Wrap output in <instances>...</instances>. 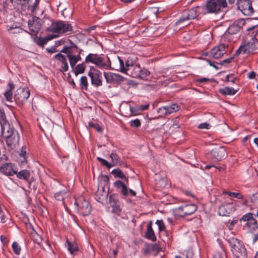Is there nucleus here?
Listing matches in <instances>:
<instances>
[{
    "instance_id": "1",
    "label": "nucleus",
    "mask_w": 258,
    "mask_h": 258,
    "mask_svg": "<svg viewBox=\"0 0 258 258\" xmlns=\"http://www.w3.org/2000/svg\"><path fill=\"white\" fill-rule=\"evenodd\" d=\"M119 62V69L120 71L133 78H139L145 79L150 75V72L146 69H142L140 66L134 64L130 60H127L125 62V66L124 65L123 61L117 57Z\"/></svg>"
},
{
    "instance_id": "2",
    "label": "nucleus",
    "mask_w": 258,
    "mask_h": 258,
    "mask_svg": "<svg viewBox=\"0 0 258 258\" xmlns=\"http://www.w3.org/2000/svg\"><path fill=\"white\" fill-rule=\"evenodd\" d=\"M2 135L10 149H14L18 146L20 139L19 133L10 124H5L2 130Z\"/></svg>"
},
{
    "instance_id": "3",
    "label": "nucleus",
    "mask_w": 258,
    "mask_h": 258,
    "mask_svg": "<svg viewBox=\"0 0 258 258\" xmlns=\"http://www.w3.org/2000/svg\"><path fill=\"white\" fill-rule=\"evenodd\" d=\"M85 62L92 63L100 69H111L109 58L104 55L90 53L86 57Z\"/></svg>"
},
{
    "instance_id": "4",
    "label": "nucleus",
    "mask_w": 258,
    "mask_h": 258,
    "mask_svg": "<svg viewBox=\"0 0 258 258\" xmlns=\"http://www.w3.org/2000/svg\"><path fill=\"white\" fill-rule=\"evenodd\" d=\"M47 31L56 34L58 37L60 34L71 32L73 31V28L71 24L64 21L53 22Z\"/></svg>"
},
{
    "instance_id": "5",
    "label": "nucleus",
    "mask_w": 258,
    "mask_h": 258,
    "mask_svg": "<svg viewBox=\"0 0 258 258\" xmlns=\"http://www.w3.org/2000/svg\"><path fill=\"white\" fill-rule=\"evenodd\" d=\"M227 7L226 0H209L205 7L207 13L217 14L221 8H225Z\"/></svg>"
},
{
    "instance_id": "6",
    "label": "nucleus",
    "mask_w": 258,
    "mask_h": 258,
    "mask_svg": "<svg viewBox=\"0 0 258 258\" xmlns=\"http://www.w3.org/2000/svg\"><path fill=\"white\" fill-rule=\"evenodd\" d=\"M241 221L245 222L243 229L249 232H253L258 229V223L256 220L253 217L251 213H247L242 216Z\"/></svg>"
},
{
    "instance_id": "7",
    "label": "nucleus",
    "mask_w": 258,
    "mask_h": 258,
    "mask_svg": "<svg viewBox=\"0 0 258 258\" xmlns=\"http://www.w3.org/2000/svg\"><path fill=\"white\" fill-rule=\"evenodd\" d=\"M75 204L78 207V212L82 215H88L91 212V207L89 203L83 197H80L75 200Z\"/></svg>"
},
{
    "instance_id": "8",
    "label": "nucleus",
    "mask_w": 258,
    "mask_h": 258,
    "mask_svg": "<svg viewBox=\"0 0 258 258\" xmlns=\"http://www.w3.org/2000/svg\"><path fill=\"white\" fill-rule=\"evenodd\" d=\"M258 41L252 38L247 43L241 45L235 52V55L237 56L240 53L247 54L252 52L257 48Z\"/></svg>"
},
{
    "instance_id": "9",
    "label": "nucleus",
    "mask_w": 258,
    "mask_h": 258,
    "mask_svg": "<svg viewBox=\"0 0 258 258\" xmlns=\"http://www.w3.org/2000/svg\"><path fill=\"white\" fill-rule=\"evenodd\" d=\"M237 5L238 10L244 15L250 16L254 12L251 2L249 0H239L237 1Z\"/></svg>"
},
{
    "instance_id": "10",
    "label": "nucleus",
    "mask_w": 258,
    "mask_h": 258,
    "mask_svg": "<svg viewBox=\"0 0 258 258\" xmlns=\"http://www.w3.org/2000/svg\"><path fill=\"white\" fill-rule=\"evenodd\" d=\"M30 96L28 88H20L18 89L14 95V99L18 104L23 105Z\"/></svg>"
},
{
    "instance_id": "11",
    "label": "nucleus",
    "mask_w": 258,
    "mask_h": 258,
    "mask_svg": "<svg viewBox=\"0 0 258 258\" xmlns=\"http://www.w3.org/2000/svg\"><path fill=\"white\" fill-rule=\"evenodd\" d=\"M228 45L221 44L213 48L210 51V56L215 59H218L223 55L227 51Z\"/></svg>"
},
{
    "instance_id": "12",
    "label": "nucleus",
    "mask_w": 258,
    "mask_h": 258,
    "mask_svg": "<svg viewBox=\"0 0 258 258\" xmlns=\"http://www.w3.org/2000/svg\"><path fill=\"white\" fill-rule=\"evenodd\" d=\"M197 210V207L195 204L185 205L178 207L176 211L180 216L185 217L194 213Z\"/></svg>"
},
{
    "instance_id": "13",
    "label": "nucleus",
    "mask_w": 258,
    "mask_h": 258,
    "mask_svg": "<svg viewBox=\"0 0 258 258\" xmlns=\"http://www.w3.org/2000/svg\"><path fill=\"white\" fill-rule=\"evenodd\" d=\"M88 76L91 79V84L95 87L102 85L101 80V73L97 70L91 71L88 73Z\"/></svg>"
},
{
    "instance_id": "14",
    "label": "nucleus",
    "mask_w": 258,
    "mask_h": 258,
    "mask_svg": "<svg viewBox=\"0 0 258 258\" xmlns=\"http://www.w3.org/2000/svg\"><path fill=\"white\" fill-rule=\"evenodd\" d=\"M104 77L107 83H120L124 78L119 74L111 72H104Z\"/></svg>"
},
{
    "instance_id": "15",
    "label": "nucleus",
    "mask_w": 258,
    "mask_h": 258,
    "mask_svg": "<svg viewBox=\"0 0 258 258\" xmlns=\"http://www.w3.org/2000/svg\"><path fill=\"white\" fill-rule=\"evenodd\" d=\"M42 20L38 17H33L31 20H29L28 26L30 30L35 34H37L41 29Z\"/></svg>"
},
{
    "instance_id": "16",
    "label": "nucleus",
    "mask_w": 258,
    "mask_h": 258,
    "mask_svg": "<svg viewBox=\"0 0 258 258\" xmlns=\"http://www.w3.org/2000/svg\"><path fill=\"white\" fill-rule=\"evenodd\" d=\"M226 155V150L223 147H216L212 149L210 152L211 158L216 161L221 160Z\"/></svg>"
},
{
    "instance_id": "17",
    "label": "nucleus",
    "mask_w": 258,
    "mask_h": 258,
    "mask_svg": "<svg viewBox=\"0 0 258 258\" xmlns=\"http://www.w3.org/2000/svg\"><path fill=\"white\" fill-rule=\"evenodd\" d=\"M245 24V21L243 19H240L234 21L228 28L227 32L230 34H235L238 32L241 27Z\"/></svg>"
},
{
    "instance_id": "18",
    "label": "nucleus",
    "mask_w": 258,
    "mask_h": 258,
    "mask_svg": "<svg viewBox=\"0 0 258 258\" xmlns=\"http://www.w3.org/2000/svg\"><path fill=\"white\" fill-rule=\"evenodd\" d=\"M235 210L234 206L231 203H227L221 205L218 209V214L220 216H228L231 213Z\"/></svg>"
},
{
    "instance_id": "19",
    "label": "nucleus",
    "mask_w": 258,
    "mask_h": 258,
    "mask_svg": "<svg viewBox=\"0 0 258 258\" xmlns=\"http://www.w3.org/2000/svg\"><path fill=\"white\" fill-rule=\"evenodd\" d=\"M0 172L7 176H12L17 173V170L13 168V164L7 163L2 165L0 167Z\"/></svg>"
},
{
    "instance_id": "20",
    "label": "nucleus",
    "mask_w": 258,
    "mask_h": 258,
    "mask_svg": "<svg viewBox=\"0 0 258 258\" xmlns=\"http://www.w3.org/2000/svg\"><path fill=\"white\" fill-rule=\"evenodd\" d=\"M179 110V106L176 104L165 106L159 108L158 112L163 115H168Z\"/></svg>"
},
{
    "instance_id": "21",
    "label": "nucleus",
    "mask_w": 258,
    "mask_h": 258,
    "mask_svg": "<svg viewBox=\"0 0 258 258\" xmlns=\"http://www.w3.org/2000/svg\"><path fill=\"white\" fill-rule=\"evenodd\" d=\"M53 58L58 59L61 63V68L59 71L61 72H64L68 71L69 66L66 57L61 53H58L55 55Z\"/></svg>"
},
{
    "instance_id": "22",
    "label": "nucleus",
    "mask_w": 258,
    "mask_h": 258,
    "mask_svg": "<svg viewBox=\"0 0 258 258\" xmlns=\"http://www.w3.org/2000/svg\"><path fill=\"white\" fill-rule=\"evenodd\" d=\"M39 126L43 132H50L53 127V123L50 119L46 118L41 121Z\"/></svg>"
},
{
    "instance_id": "23",
    "label": "nucleus",
    "mask_w": 258,
    "mask_h": 258,
    "mask_svg": "<svg viewBox=\"0 0 258 258\" xmlns=\"http://www.w3.org/2000/svg\"><path fill=\"white\" fill-rule=\"evenodd\" d=\"M232 252L236 258H245L246 256V249L242 244L232 249Z\"/></svg>"
},
{
    "instance_id": "24",
    "label": "nucleus",
    "mask_w": 258,
    "mask_h": 258,
    "mask_svg": "<svg viewBox=\"0 0 258 258\" xmlns=\"http://www.w3.org/2000/svg\"><path fill=\"white\" fill-rule=\"evenodd\" d=\"M109 203L112 208L113 213L118 214L121 211V208L119 201L112 196L109 197Z\"/></svg>"
},
{
    "instance_id": "25",
    "label": "nucleus",
    "mask_w": 258,
    "mask_h": 258,
    "mask_svg": "<svg viewBox=\"0 0 258 258\" xmlns=\"http://www.w3.org/2000/svg\"><path fill=\"white\" fill-rule=\"evenodd\" d=\"M108 192L104 190V187L101 189H98L96 194V199L100 203H103L106 201L108 197Z\"/></svg>"
},
{
    "instance_id": "26",
    "label": "nucleus",
    "mask_w": 258,
    "mask_h": 258,
    "mask_svg": "<svg viewBox=\"0 0 258 258\" xmlns=\"http://www.w3.org/2000/svg\"><path fill=\"white\" fill-rule=\"evenodd\" d=\"M77 46L74 43H71L70 46H64L60 52L66 53L68 56L70 55H74L77 51Z\"/></svg>"
},
{
    "instance_id": "27",
    "label": "nucleus",
    "mask_w": 258,
    "mask_h": 258,
    "mask_svg": "<svg viewBox=\"0 0 258 258\" xmlns=\"http://www.w3.org/2000/svg\"><path fill=\"white\" fill-rule=\"evenodd\" d=\"M115 187L120 189L121 193L125 197L128 196L127 187L125 184L120 180H117L114 182Z\"/></svg>"
},
{
    "instance_id": "28",
    "label": "nucleus",
    "mask_w": 258,
    "mask_h": 258,
    "mask_svg": "<svg viewBox=\"0 0 258 258\" xmlns=\"http://www.w3.org/2000/svg\"><path fill=\"white\" fill-rule=\"evenodd\" d=\"M152 225V221H150L147 225V229L146 232V237L147 238L150 239L152 241H155L156 240V237L155 235Z\"/></svg>"
},
{
    "instance_id": "29",
    "label": "nucleus",
    "mask_w": 258,
    "mask_h": 258,
    "mask_svg": "<svg viewBox=\"0 0 258 258\" xmlns=\"http://www.w3.org/2000/svg\"><path fill=\"white\" fill-rule=\"evenodd\" d=\"M57 35H53L51 34L49 35H48L47 36L43 38H40L36 40V43L40 46H43L44 44H45L48 41L52 40L53 38H55L56 37H57Z\"/></svg>"
},
{
    "instance_id": "30",
    "label": "nucleus",
    "mask_w": 258,
    "mask_h": 258,
    "mask_svg": "<svg viewBox=\"0 0 258 258\" xmlns=\"http://www.w3.org/2000/svg\"><path fill=\"white\" fill-rule=\"evenodd\" d=\"M200 8H201L200 7H196L192 8L189 10L184 11L188 17V19H189V20H192L196 19L198 16L199 13L197 12V10Z\"/></svg>"
},
{
    "instance_id": "31",
    "label": "nucleus",
    "mask_w": 258,
    "mask_h": 258,
    "mask_svg": "<svg viewBox=\"0 0 258 258\" xmlns=\"http://www.w3.org/2000/svg\"><path fill=\"white\" fill-rule=\"evenodd\" d=\"M80 52L78 55H70L68 57L70 66L72 69H74V67L76 63L80 60H81V57L80 55Z\"/></svg>"
},
{
    "instance_id": "32",
    "label": "nucleus",
    "mask_w": 258,
    "mask_h": 258,
    "mask_svg": "<svg viewBox=\"0 0 258 258\" xmlns=\"http://www.w3.org/2000/svg\"><path fill=\"white\" fill-rule=\"evenodd\" d=\"M219 92L225 95H233L236 93L237 90L232 87H225L224 88L220 89Z\"/></svg>"
},
{
    "instance_id": "33",
    "label": "nucleus",
    "mask_w": 258,
    "mask_h": 258,
    "mask_svg": "<svg viewBox=\"0 0 258 258\" xmlns=\"http://www.w3.org/2000/svg\"><path fill=\"white\" fill-rule=\"evenodd\" d=\"M18 178L21 179L28 180L30 176V173L29 170H23L16 173Z\"/></svg>"
},
{
    "instance_id": "34",
    "label": "nucleus",
    "mask_w": 258,
    "mask_h": 258,
    "mask_svg": "<svg viewBox=\"0 0 258 258\" xmlns=\"http://www.w3.org/2000/svg\"><path fill=\"white\" fill-rule=\"evenodd\" d=\"M111 173L114 175L115 177H118L120 178H124L126 183L128 182V178L126 177L123 172L119 168H116L113 170Z\"/></svg>"
},
{
    "instance_id": "35",
    "label": "nucleus",
    "mask_w": 258,
    "mask_h": 258,
    "mask_svg": "<svg viewBox=\"0 0 258 258\" xmlns=\"http://www.w3.org/2000/svg\"><path fill=\"white\" fill-rule=\"evenodd\" d=\"M190 20L189 19H188V17L187 16L186 13L185 11H183L182 16L179 18V19L177 20V21L175 23V25H180L181 26L183 27L184 25V22Z\"/></svg>"
},
{
    "instance_id": "36",
    "label": "nucleus",
    "mask_w": 258,
    "mask_h": 258,
    "mask_svg": "<svg viewBox=\"0 0 258 258\" xmlns=\"http://www.w3.org/2000/svg\"><path fill=\"white\" fill-rule=\"evenodd\" d=\"M9 89L4 93V96L6 100L8 101H11L12 99V90L14 88V85L12 83L9 84Z\"/></svg>"
},
{
    "instance_id": "37",
    "label": "nucleus",
    "mask_w": 258,
    "mask_h": 258,
    "mask_svg": "<svg viewBox=\"0 0 258 258\" xmlns=\"http://www.w3.org/2000/svg\"><path fill=\"white\" fill-rule=\"evenodd\" d=\"M228 241L231 246V251L241 244L239 240L235 238H229Z\"/></svg>"
},
{
    "instance_id": "38",
    "label": "nucleus",
    "mask_w": 258,
    "mask_h": 258,
    "mask_svg": "<svg viewBox=\"0 0 258 258\" xmlns=\"http://www.w3.org/2000/svg\"><path fill=\"white\" fill-rule=\"evenodd\" d=\"M0 123L2 130H3V127L5 124H10L6 120L5 113L3 110H0Z\"/></svg>"
},
{
    "instance_id": "39",
    "label": "nucleus",
    "mask_w": 258,
    "mask_h": 258,
    "mask_svg": "<svg viewBox=\"0 0 258 258\" xmlns=\"http://www.w3.org/2000/svg\"><path fill=\"white\" fill-rule=\"evenodd\" d=\"M88 86V82L87 77L82 76L80 79V87L83 90H87Z\"/></svg>"
},
{
    "instance_id": "40",
    "label": "nucleus",
    "mask_w": 258,
    "mask_h": 258,
    "mask_svg": "<svg viewBox=\"0 0 258 258\" xmlns=\"http://www.w3.org/2000/svg\"><path fill=\"white\" fill-rule=\"evenodd\" d=\"M110 157L112 160L110 163L112 165V166H115L119 163V158L115 153H112L110 155Z\"/></svg>"
},
{
    "instance_id": "41",
    "label": "nucleus",
    "mask_w": 258,
    "mask_h": 258,
    "mask_svg": "<svg viewBox=\"0 0 258 258\" xmlns=\"http://www.w3.org/2000/svg\"><path fill=\"white\" fill-rule=\"evenodd\" d=\"M85 69V66L84 63H81L78 64L74 71L76 76H77L79 74H82L84 72Z\"/></svg>"
},
{
    "instance_id": "42",
    "label": "nucleus",
    "mask_w": 258,
    "mask_h": 258,
    "mask_svg": "<svg viewBox=\"0 0 258 258\" xmlns=\"http://www.w3.org/2000/svg\"><path fill=\"white\" fill-rule=\"evenodd\" d=\"M12 248L14 253L17 255L20 254L21 248L18 242L15 241L12 244Z\"/></svg>"
},
{
    "instance_id": "43",
    "label": "nucleus",
    "mask_w": 258,
    "mask_h": 258,
    "mask_svg": "<svg viewBox=\"0 0 258 258\" xmlns=\"http://www.w3.org/2000/svg\"><path fill=\"white\" fill-rule=\"evenodd\" d=\"M67 243L68 246V250L71 253H73L74 252L78 250V246L76 244H73L68 240L67 241Z\"/></svg>"
},
{
    "instance_id": "44",
    "label": "nucleus",
    "mask_w": 258,
    "mask_h": 258,
    "mask_svg": "<svg viewBox=\"0 0 258 258\" xmlns=\"http://www.w3.org/2000/svg\"><path fill=\"white\" fill-rule=\"evenodd\" d=\"M178 118H175L172 120V123L171 124V126L170 129L172 130V132H173L175 130L179 128V125L178 124Z\"/></svg>"
},
{
    "instance_id": "45",
    "label": "nucleus",
    "mask_w": 258,
    "mask_h": 258,
    "mask_svg": "<svg viewBox=\"0 0 258 258\" xmlns=\"http://www.w3.org/2000/svg\"><path fill=\"white\" fill-rule=\"evenodd\" d=\"M97 160L99 161L103 166H106L108 169L112 167V165H111L110 163H108L107 161L101 157H97Z\"/></svg>"
},
{
    "instance_id": "46",
    "label": "nucleus",
    "mask_w": 258,
    "mask_h": 258,
    "mask_svg": "<svg viewBox=\"0 0 258 258\" xmlns=\"http://www.w3.org/2000/svg\"><path fill=\"white\" fill-rule=\"evenodd\" d=\"M156 224L158 226V229L160 231H164L165 229V225L162 220H157Z\"/></svg>"
},
{
    "instance_id": "47",
    "label": "nucleus",
    "mask_w": 258,
    "mask_h": 258,
    "mask_svg": "<svg viewBox=\"0 0 258 258\" xmlns=\"http://www.w3.org/2000/svg\"><path fill=\"white\" fill-rule=\"evenodd\" d=\"M88 126L90 127L94 128L98 132H101L102 131L101 127L98 124L94 123L93 122H89Z\"/></svg>"
},
{
    "instance_id": "48",
    "label": "nucleus",
    "mask_w": 258,
    "mask_h": 258,
    "mask_svg": "<svg viewBox=\"0 0 258 258\" xmlns=\"http://www.w3.org/2000/svg\"><path fill=\"white\" fill-rule=\"evenodd\" d=\"M130 125L132 127H138L141 125L140 120L138 119H136L131 121Z\"/></svg>"
},
{
    "instance_id": "49",
    "label": "nucleus",
    "mask_w": 258,
    "mask_h": 258,
    "mask_svg": "<svg viewBox=\"0 0 258 258\" xmlns=\"http://www.w3.org/2000/svg\"><path fill=\"white\" fill-rule=\"evenodd\" d=\"M64 195H65L64 192L60 191V192L56 193L54 195V197L56 200H57L58 201H61L63 199Z\"/></svg>"
},
{
    "instance_id": "50",
    "label": "nucleus",
    "mask_w": 258,
    "mask_h": 258,
    "mask_svg": "<svg viewBox=\"0 0 258 258\" xmlns=\"http://www.w3.org/2000/svg\"><path fill=\"white\" fill-rule=\"evenodd\" d=\"M148 249L149 250H155V251H157L158 252L159 251L161 250V248L156 243L150 245L149 246Z\"/></svg>"
},
{
    "instance_id": "51",
    "label": "nucleus",
    "mask_w": 258,
    "mask_h": 258,
    "mask_svg": "<svg viewBox=\"0 0 258 258\" xmlns=\"http://www.w3.org/2000/svg\"><path fill=\"white\" fill-rule=\"evenodd\" d=\"M34 239L35 242L39 244H40V243L42 241V237L37 233L34 235Z\"/></svg>"
},
{
    "instance_id": "52",
    "label": "nucleus",
    "mask_w": 258,
    "mask_h": 258,
    "mask_svg": "<svg viewBox=\"0 0 258 258\" xmlns=\"http://www.w3.org/2000/svg\"><path fill=\"white\" fill-rule=\"evenodd\" d=\"M210 125L206 122L202 123L199 124L198 128L200 129H209Z\"/></svg>"
},
{
    "instance_id": "53",
    "label": "nucleus",
    "mask_w": 258,
    "mask_h": 258,
    "mask_svg": "<svg viewBox=\"0 0 258 258\" xmlns=\"http://www.w3.org/2000/svg\"><path fill=\"white\" fill-rule=\"evenodd\" d=\"M46 50L48 52L51 53H55L57 51L56 50V46H52L50 48H46Z\"/></svg>"
},
{
    "instance_id": "54",
    "label": "nucleus",
    "mask_w": 258,
    "mask_h": 258,
    "mask_svg": "<svg viewBox=\"0 0 258 258\" xmlns=\"http://www.w3.org/2000/svg\"><path fill=\"white\" fill-rule=\"evenodd\" d=\"M236 193L237 192H231V191H224V192H223V194H227L230 197H233V198H236Z\"/></svg>"
},
{
    "instance_id": "55",
    "label": "nucleus",
    "mask_w": 258,
    "mask_h": 258,
    "mask_svg": "<svg viewBox=\"0 0 258 258\" xmlns=\"http://www.w3.org/2000/svg\"><path fill=\"white\" fill-rule=\"evenodd\" d=\"M213 258H223L222 253L216 252L213 255Z\"/></svg>"
},
{
    "instance_id": "56",
    "label": "nucleus",
    "mask_w": 258,
    "mask_h": 258,
    "mask_svg": "<svg viewBox=\"0 0 258 258\" xmlns=\"http://www.w3.org/2000/svg\"><path fill=\"white\" fill-rule=\"evenodd\" d=\"M255 77V73L254 72H251L248 73V77L251 79L254 78Z\"/></svg>"
},
{
    "instance_id": "57",
    "label": "nucleus",
    "mask_w": 258,
    "mask_h": 258,
    "mask_svg": "<svg viewBox=\"0 0 258 258\" xmlns=\"http://www.w3.org/2000/svg\"><path fill=\"white\" fill-rule=\"evenodd\" d=\"M193 253L191 251H187L186 252V258H192Z\"/></svg>"
},
{
    "instance_id": "58",
    "label": "nucleus",
    "mask_w": 258,
    "mask_h": 258,
    "mask_svg": "<svg viewBox=\"0 0 258 258\" xmlns=\"http://www.w3.org/2000/svg\"><path fill=\"white\" fill-rule=\"evenodd\" d=\"M209 81V79L206 78H203L197 80V81L200 83L206 82Z\"/></svg>"
},
{
    "instance_id": "59",
    "label": "nucleus",
    "mask_w": 258,
    "mask_h": 258,
    "mask_svg": "<svg viewBox=\"0 0 258 258\" xmlns=\"http://www.w3.org/2000/svg\"><path fill=\"white\" fill-rule=\"evenodd\" d=\"M149 107V105H141L140 107V109L141 110H146Z\"/></svg>"
},
{
    "instance_id": "60",
    "label": "nucleus",
    "mask_w": 258,
    "mask_h": 258,
    "mask_svg": "<svg viewBox=\"0 0 258 258\" xmlns=\"http://www.w3.org/2000/svg\"><path fill=\"white\" fill-rule=\"evenodd\" d=\"M232 58H227V59H225V60H224L223 61H222L221 63V64H223V63H229L230 61H231V60L232 59Z\"/></svg>"
},
{
    "instance_id": "61",
    "label": "nucleus",
    "mask_w": 258,
    "mask_h": 258,
    "mask_svg": "<svg viewBox=\"0 0 258 258\" xmlns=\"http://www.w3.org/2000/svg\"><path fill=\"white\" fill-rule=\"evenodd\" d=\"M236 198L238 199H242L243 198V196L240 193L237 192Z\"/></svg>"
},
{
    "instance_id": "62",
    "label": "nucleus",
    "mask_w": 258,
    "mask_h": 258,
    "mask_svg": "<svg viewBox=\"0 0 258 258\" xmlns=\"http://www.w3.org/2000/svg\"><path fill=\"white\" fill-rule=\"evenodd\" d=\"M39 3V0H36L34 5L33 6V10H35L37 8V5Z\"/></svg>"
},
{
    "instance_id": "63",
    "label": "nucleus",
    "mask_w": 258,
    "mask_h": 258,
    "mask_svg": "<svg viewBox=\"0 0 258 258\" xmlns=\"http://www.w3.org/2000/svg\"><path fill=\"white\" fill-rule=\"evenodd\" d=\"M129 191H130V192L131 195L132 196H134V197H135V196H136V192H135L134 190H132V189H129Z\"/></svg>"
},
{
    "instance_id": "64",
    "label": "nucleus",
    "mask_w": 258,
    "mask_h": 258,
    "mask_svg": "<svg viewBox=\"0 0 258 258\" xmlns=\"http://www.w3.org/2000/svg\"><path fill=\"white\" fill-rule=\"evenodd\" d=\"M257 240H258V233L255 234L254 237L253 239V242H255Z\"/></svg>"
}]
</instances>
